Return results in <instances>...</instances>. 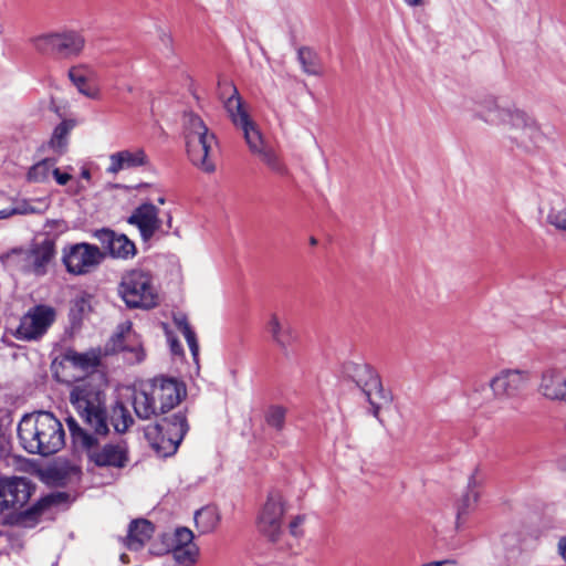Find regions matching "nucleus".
<instances>
[{"instance_id":"nucleus-1","label":"nucleus","mask_w":566,"mask_h":566,"mask_svg":"<svg viewBox=\"0 0 566 566\" xmlns=\"http://www.w3.org/2000/svg\"><path fill=\"white\" fill-rule=\"evenodd\" d=\"M473 117L502 133L511 148L530 153L545 139L537 119L526 109L502 96L485 95L475 102Z\"/></svg>"},{"instance_id":"nucleus-2","label":"nucleus","mask_w":566,"mask_h":566,"mask_svg":"<svg viewBox=\"0 0 566 566\" xmlns=\"http://www.w3.org/2000/svg\"><path fill=\"white\" fill-rule=\"evenodd\" d=\"M18 438L27 452L42 457L59 452L65 443L62 423L49 411L23 416L18 426Z\"/></svg>"},{"instance_id":"nucleus-3","label":"nucleus","mask_w":566,"mask_h":566,"mask_svg":"<svg viewBox=\"0 0 566 566\" xmlns=\"http://www.w3.org/2000/svg\"><path fill=\"white\" fill-rule=\"evenodd\" d=\"M227 88L231 94L224 102L226 111L233 125L242 132L250 153L273 171L282 172L284 166L276 151L265 139L258 124L248 114L237 88L233 85H229Z\"/></svg>"},{"instance_id":"nucleus-4","label":"nucleus","mask_w":566,"mask_h":566,"mask_svg":"<svg viewBox=\"0 0 566 566\" xmlns=\"http://www.w3.org/2000/svg\"><path fill=\"white\" fill-rule=\"evenodd\" d=\"M186 151L189 160L201 171L216 170L218 140L203 119L195 113H186L182 118Z\"/></svg>"},{"instance_id":"nucleus-5","label":"nucleus","mask_w":566,"mask_h":566,"mask_svg":"<svg viewBox=\"0 0 566 566\" xmlns=\"http://www.w3.org/2000/svg\"><path fill=\"white\" fill-rule=\"evenodd\" d=\"M118 294L129 308L153 310L160 303L159 289L154 274L142 268L123 273Z\"/></svg>"},{"instance_id":"nucleus-6","label":"nucleus","mask_w":566,"mask_h":566,"mask_svg":"<svg viewBox=\"0 0 566 566\" xmlns=\"http://www.w3.org/2000/svg\"><path fill=\"white\" fill-rule=\"evenodd\" d=\"M67 424L73 437L81 439L83 447L86 448L91 463L108 469H124L128 465L129 448L125 441L98 444L96 439L80 428L74 419H69Z\"/></svg>"},{"instance_id":"nucleus-7","label":"nucleus","mask_w":566,"mask_h":566,"mask_svg":"<svg viewBox=\"0 0 566 566\" xmlns=\"http://www.w3.org/2000/svg\"><path fill=\"white\" fill-rule=\"evenodd\" d=\"M70 400L95 433L104 436L108 432L104 399L99 390L87 382H82L72 389Z\"/></svg>"},{"instance_id":"nucleus-8","label":"nucleus","mask_w":566,"mask_h":566,"mask_svg":"<svg viewBox=\"0 0 566 566\" xmlns=\"http://www.w3.org/2000/svg\"><path fill=\"white\" fill-rule=\"evenodd\" d=\"M188 424L185 415L175 413L145 429V438L160 457L174 454L182 441Z\"/></svg>"},{"instance_id":"nucleus-9","label":"nucleus","mask_w":566,"mask_h":566,"mask_svg":"<svg viewBox=\"0 0 566 566\" xmlns=\"http://www.w3.org/2000/svg\"><path fill=\"white\" fill-rule=\"evenodd\" d=\"M54 258L55 244L46 239L33 244L29 250H12L1 256V260L6 266H15L25 273L42 276L48 273Z\"/></svg>"},{"instance_id":"nucleus-10","label":"nucleus","mask_w":566,"mask_h":566,"mask_svg":"<svg viewBox=\"0 0 566 566\" xmlns=\"http://www.w3.org/2000/svg\"><path fill=\"white\" fill-rule=\"evenodd\" d=\"M287 503L284 495L272 490L268 493L256 516V527L271 542H276L283 533L284 515Z\"/></svg>"},{"instance_id":"nucleus-11","label":"nucleus","mask_w":566,"mask_h":566,"mask_svg":"<svg viewBox=\"0 0 566 566\" xmlns=\"http://www.w3.org/2000/svg\"><path fill=\"white\" fill-rule=\"evenodd\" d=\"M56 315V310L51 305L30 307L20 319L15 337L25 342L41 339L55 322Z\"/></svg>"},{"instance_id":"nucleus-12","label":"nucleus","mask_w":566,"mask_h":566,"mask_svg":"<svg viewBox=\"0 0 566 566\" xmlns=\"http://www.w3.org/2000/svg\"><path fill=\"white\" fill-rule=\"evenodd\" d=\"M104 260L101 249L90 243H75L63 249L62 261L66 271L74 275H84L97 268Z\"/></svg>"},{"instance_id":"nucleus-13","label":"nucleus","mask_w":566,"mask_h":566,"mask_svg":"<svg viewBox=\"0 0 566 566\" xmlns=\"http://www.w3.org/2000/svg\"><path fill=\"white\" fill-rule=\"evenodd\" d=\"M33 484L23 476L0 478V513L18 511L29 502Z\"/></svg>"},{"instance_id":"nucleus-14","label":"nucleus","mask_w":566,"mask_h":566,"mask_svg":"<svg viewBox=\"0 0 566 566\" xmlns=\"http://www.w3.org/2000/svg\"><path fill=\"white\" fill-rule=\"evenodd\" d=\"M199 555L200 549L195 543L192 531L178 527L170 533L169 556L172 558V566H195Z\"/></svg>"},{"instance_id":"nucleus-15","label":"nucleus","mask_w":566,"mask_h":566,"mask_svg":"<svg viewBox=\"0 0 566 566\" xmlns=\"http://www.w3.org/2000/svg\"><path fill=\"white\" fill-rule=\"evenodd\" d=\"M530 381V373L523 369H502L490 379L494 398L505 400L514 398Z\"/></svg>"},{"instance_id":"nucleus-16","label":"nucleus","mask_w":566,"mask_h":566,"mask_svg":"<svg viewBox=\"0 0 566 566\" xmlns=\"http://www.w3.org/2000/svg\"><path fill=\"white\" fill-rule=\"evenodd\" d=\"M538 392L551 401L566 402V361H557L542 371Z\"/></svg>"},{"instance_id":"nucleus-17","label":"nucleus","mask_w":566,"mask_h":566,"mask_svg":"<svg viewBox=\"0 0 566 566\" xmlns=\"http://www.w3.org/2000/svg\"><path fill=\"white\" fill-rule=\"evenodd\" d=\"M149 388L161 413L176 407L186 396V388L182 382L174 378H154L149 384Z\"/></svg>"},{"instance_id":"nucleus-18","label":"nucleus","mask_w":566,"mask_h":566,"mask_svg":"<svg viewBox=\"0 0 566 566\" xmlns=\"http://www.w3.org/2000/svg\"><path fill=\"white\" fill-rule=\"evenodd\" d=\"M67 76L76 91L84 97L93 101H99L102 98L98 73L91 64L78 63L71 66Z\"/></svg>"},{"instance_id":"nucleus-19","label":"nucleus","mask_w":566,"mask_h":566,"mask_svg":"<svg viewBox=\"0 0 566 566\" xmlns=\"http://www.w3.org/2000/svg\"><path fill=\"white\" fill-rule=\"evenodd\" d=\"M102 352L101 349L92 348L87 352H76L67 349L62 358V367L66 370H74L77 374L73 375L74 379H80L85 375L94 371L101 364Z\"/></svg>"},{"instance_id":"nucleus-20","label":"nucleus","mask_w":566,"mask_h":566,"mask_svg":"<svg viewBox=\"0 0 566 566\" xmlns=\"http://www.w3.org/2000/svg\"><path fill=\"white\" fill-rule=\"evenodd\" d=\"M94 238L106 249L114 259L128 260L136 255V245L125 234L116 233L109 229H99L94 232Z\"/></svg>"},{"instance_id":"nucleus-21","label":"nucleus","mask_w":566,"mask_h":566,"mask_svg":"<svg viewBox=\"0 0 566 566\" xmlns=\"http://www.w3.org/2000/svg\"><path fill=\"white\" fill-rule=\"evenodd\" d=\"M128 223L138 228L144 241L149 240L161 228L158 209L151 203L137 207L128 218Z\"/></svg>"},{"instance_id":"nucleus-22","label":"nucleus","mask_w":566,"mask_h":566,"mask_svg":"<svg viewBox=\"0 0 566 566\" xmlns=\"http://www.w3.org/2000/svg\"><path fill=\"white\" fill-rule=\"evenodd\" d=\"M265 328L272 342L282 350H287V347L296 339L290 321L277 313L269 315Z\"/></svg>"},{"instance_id":"nucleus-23","label":"nucleus","mask_w":566,"mask_h":566,"mask_svg":"<svg viewBox=\"0 0 566 566\" xmlns=\"http://www.w3.org/2000/svg\"><path fill=\"white\" fill-rule=\"evenodd\" d=\"M538 212L545 223L559 231H566V200L553 196L541 201Z\"/></svg>"},{"instance_id":"nucleus-24","label":"nucleus","mask_w":566,"mask_h":566,"mask_svg":"<svg viewBox=\"0 0 566 566\" xmlns=\"http://www.w3.org/2000/svg\"><path fill=\"white\" fill-rule=\"evenodd\" d=\"M148 164V157L143 148L125 149L109 156L106 171L115 175L122 170L143 167Z\"/></svg>"},{"instance_id":"nucleus-25","label":"nucleus","mask_w":566,"mask_h":566,"mask_svg":"<svg viewBox=\"0 0 566 566\" xmlns=\"http://www.w3.org/2000/svg\"><path fill=\"white\" fill-rule=\"evenodd\" d=\"M85 36L76 30L59 31V52L64 57H76L85 49Z\"/></svg>"},{"instance_id":"nucleus-26","label":"nucleus","mask_w":566,"mask_h":566,"mask_svg":"<svg viewBox=\"0 0 566 566\" xmlns=\"http://www.w3.org/2000/svg\"><path fill=\"white\" fill-rule=\"evenodd\" d=\"M155 531L147 520H136L129 524L125 545L130 551H139L150 539Z\"/></svg>"},{"instance_id":"nucleus-27","label":"nucleus","mask_w":566,"mask_h":566,"mask_svg":"<svg viewBox=\"0 0 566 566\" xmlns=\"http://www.w3.org/2000/svg\"><path fill=\"white\" fill-rule=\"evenodd\" d=\"M133 406L136 415L140 419H149L159 412V407L156 405L155 397L153 396L149 386L135 392Z\"/></svg>"},{"instance_id":"nucleus-28","label":"nucleus","mask_w":566,"mask_h":566,"mask_svg":"<svg viewBox=\"0 0 566 566\" xmlns=\"http://www.w3.org/2000/svg\"><path fill=\"white\" fill-rule=\"evenodd\" d=\"M73 127L74 123L72 120H63L54 128L49 140V148L54 154L62 155L66 151Z\"/></svg>"},{"instance_id":"nucleus-29","label":"nucleus","mask_w":566,"mask_h":566,"mask_svg":"<svg viewBox=\"0 0 566 566\" xmlns=\"http://www.w3.org/2000/svg\"><path fill=\"white\" fill-rule=\"evenodd\" d=\"M220 515L216 506H205L195 514V523L203 534L212 532L219 524Z\"/></svg>"},{"instance_id":"nucleus-30","label":"nucleus","mask_w":566,"mask_h":566,"mask_svg":"<svg viewBox=\"0 0 566 566\" xmlns=\"http://www.w3.org/2000/svg\"><path fill=\"white\" fill-rule=\"evenodd\" d=\"M364 392L366 395L368 402L373 407L374 415L377 416L382 403L387 401V398L384 394L381 382L376 375L370 374L369 380L366 384Z\"/></svg>"},{"instance_id":"nucleus-31","label":"nucleus","mask_w":566,"mask_h":566,"mask_svg":"<svg viewBox=\"0 0 566 566\" xmlns=\"http://www.w3.org/2000/svg\"><path fill=\"white\" fill-rule=\"evenodd\" d=\"M55 160L45 158L30 167L27 179L29 182L43 184L48 182L54 170Z\"/></svg>"},{"instance_id":"nucleus-32","label":"nucleus","mask_w":566,"mask_h":566,"mask_svg":"<svg viewBox=\"0 0 566 566\" xmlns=\"http://www.w3.org/2000/svg\"><path fill=\"white\" fill-rule=\"evenodd\" d=\"M33 48L40 53L57 54L59 52V32H48L39 34L31 39Z\"/></svg>"},{"instance_id":"nucleus-33","label":"nucleus","mask_w":566,"mask_h":566,"mask_svg":"<svg viewBox=\"0 0 566 566\" xmlns=\"http://www.w3.org/2000/svg\"><path fill=\"white\" fill-rule=\"evenodd\" d=\"M111 422L116 432L123 433L132 426L133 418L122 403H117L112 409Z\"/></svg>"},{"instance_id":"nucleus-34","label":"nucleus","mask_w":566,"mask_h":566,"mask_svg":"<svg viewBox=\"0 0 566 566\" xmlns=\"http://www.w3.org/2000/svg\"><path fill=\"white\" fill-rule=\"evenodd\" d=\"M475 480L472 476L469 481V491L467 494L462 497L461 502L458 505L457 509V526H460L461 518L463 515L468 513V510L470 506L474 505L479 500V493L474 490L475 488Z\"/></svg>"},{"instance_id":"nucleus-35","label":"nucleus","mask_w":566,"mask_h":566,"mask_svg":"<svg viewBox=\"0 0 566 566\" xmlns=\"http://www.w3.org/2000/svg\"><path fill=\"white\" fill-rule=\"evenodd\" d=\"M298 60L305 73L310 75H319L322 73L316 55L310 49H301L298 51Z\"/></svg>"},{"instance_id":"nucleus-36","label":"nucleus","mask_w":566,"mask_h":566,"mask_svg":"<svg viewBox=\"0 0 566 566\" xmlns=\"http://www.w3.org/2000/svg\"><path fill=\"white\" fill-rule=\"evenodd\" d=\"M11 208L14 214L42 213L46 209V203L42 200H36L33 203L32 201L23 199L15 201Z\"/></svg>"},{"instance_id":"nucleus-37","label":"nucleus","mask_w":566,"mask_h":566,"mask_svg":"<svg viewBox=\"0 0 566 566\" xmlns=\"http://www.w3.org/2000/svg\"><path fill=\"white\" fill-rule=\"evenodd\" d=\"M286 409L283 406H271L265 413V420L269 426L281 430L284 426Z\"/></svg>"},{"instance_id":"nucleus-38","label":"nucleus","mask_w":566,"mask_h":566,"mask_svg":"<svg viewBox=\"0 0 566 566\" xmlns=\"http://www.w3.org/2000/svg\"><path fill=\"white\" fill-rule=\"evenodd\" d=\"M170 533L158 536L149 546V553L154 556L169 555Z\"/></svg>"},{"instance_id":"nucleus-39","label":"nucleus","mask_w":566,"mask_h":566,"mask_svg":"<svg viewBox=\"0 0 566 566\" xmlns=\"http://www.w3.org/2000/svg\"><path fill=\"white\" fill-rule=\"evenodd\" d=\"M122 350L126 353L125 359L132 364L140 363L145 358V352L139 344L134 346L125 345L122 347Z\"/></svg>"},{"instance_id":"nucleus-40","label":"nucleus","mask_w":566,"mask_h":566,"mask_svg":"<svg viewBox=\"0 0 566 566\" xmlns=\"http://www.w3.org/2000/svg\"><path fill=\"white\" fill-rule=\"evenodd\" d=\"M182 335L186 338V342L188 344V347H189L193 358H197L198 353H199V345H198L195 332L192 331V328H190V329L185 331V333H182Z\"/></svg>"},{"instance_id":"nucleus-41","label":"nucleus","mask_w":566,"mask_h":566,"mask_svg":"<svg viewBox=\"0 0 566 566\" xmlns=\"http://www.w3.org/2000/svg\"><path fill=\"white\" fill-rule=\"evenodd\" d=\"M182 335L186 338V342L188 344V347H189L193 358H197L198 353H199V345H198L195 332L192 331V328H190V329L185 331V333H182Z\"/></svg>"},{"instance_id":"nucleus-42","label":"nucleus","mask_w":566,"mask_h":566,"mask_svg":"<svg viewBox=\"0 0 566 566\" xmlns=\"http://www.w3.org/2000/svg\"><path fill=\"white\" fill-rule=\"evenodd\" d=\"M304 523V517L301 515H296L289 523V531L294 537H300L302 535V525Z\"/></svg>"},{"instance_id":"nucleus-43","label":"nucleus","mask_w":566,"mask_h":566,"mask_svg":"<svg viewBox=\"0 0 566 566\" xmlns=\"http://www.w3.org/2000/svg\"><path fill=\"white\" fill-rule=\"evenodd\" d=\"M174 323L181 333H185V331L191 328L186 315L181 313L174 315Z\"/></svg>"},{"instance_id":"nucleus-44","label":"nucleus","mask_w":566,"mask_h":566,"mask_svg":"<svg viewBox=\"0 0 566 566\" xmlns=\"http://www.w3.org/2000/svg\"><path fill=\"white\" fill-rule=\"evenodd\" d=\"M163 327H164V331L167 335V338H168V342H169V345H170V349L174 354H180L181 353V345L179 344V342L174 338L168 329V326L166 324H163Z\"/></svg>"},{"instance_id":"nucleus-45","label":"nucleus","mask_w":566,"mask_h":566,"mask_svg":"<svg viewBox=\"0 0 566 566\" xmlns=\"http://www.w3.org/2000/svg\"><path fill=\"white\" fill-rule=\"evenodd\" d=\"M52 177H54L55 181L60 186L66 185L72 179V176L69 172H62L55 166H54V170H53Z\"/></svg>"},{"instance_id":"nucleus-46","label":"nucleus","mask_w":566,"mask_h":566,"mask_svg":"<svg viewBox=\"0 0 566 566\" xmlns=\"http://www.w3.org/2000/svg\"><path fill=\"white\" fill-rule=\"evenodd\" d=\"M76 308L83 315L87 313V295H83L76 301Z\"/></svg>"},{"instance_id":"nucleus-47","label":"nucleus","mask_w":566,"mask_h":566,"mask_svg":"<svg viewBox=\"0 0 566 566\" xmlns=\"http://www.w3.org/2000/svg\"><path fill=\"white\" fill-rule=\"evenodd\" d=\"M403 3L409 8H420L428 3V0H402Z\"/></svg>"},{"instance_id":"nucleus-48","label":"nucleus","mask_w":566,"mask_h":566,"mask_svg":"<svg viewBox=\"0 0 566 566\" xmlns=\"http://www.w3.org/2000/svg\"><path fill=\"white\" fill-rule=\"evenodd\" d=\"M558 553L562 558L566 562V536L562 537L558 542Z\"/></svg>"},{"instance_id":"nucleus-49","label":"nucleus","mask_w":566,"mask_h":566,"mask_svg":"<svg viewBox=\"0 0 566 566\" xmlns=\"http://www.w3.org/2000/svg\"><path fill=\"white\" fill-rule=\"evenodd\" d=\"M422 566H459L454 560L431 562Z\"/></svg>"},{"instance_id":"nucleus-50","label":"nucleus","mask_w":566,"mask_h":566,"mask_svg":"<svg viewBox=\"0 0 566 566\" xmlns=\"http://www.w3.org/2000/svg\"><path fill=\"white\" fill-rule=\"evenodd\" d=\"M11 216H14L11 207L0 210V219H7Z\"/></svg>"},{"instance_id":"nucleus-51","label":"nucleus","mask_w":566,"mask_h":566,"mask_svg":"<svg viewBox=\"0 0 566 566\" xmlns=\"http://www.w3.org/2000/svg\"><path fill=\"white\" fill-rule=\"evenodd\" d=\"M81 177L83 179H86V180H90L91 179V172L88 169L86 168H83L82 171H81Z\"/></svg>"},{"instance_id":"nucleus-52","label":"nucleus","mask_w":566,"mask_h":566,"mask_svg":"<svg viewBox=\"0 0 566 566\" xmlns=\"http://www.w3.org/2000/svg\"><path fill=\"white\" fill-rule=\"evenodd\" d=\"M120 560H122L123 563H125V564H126V563H129V560L127 559V555H126V554H122V555H120Z\"/></svg>"},{"instance_id":"nucleus-53","label":"nucleus","mask_w":566,"mask_h":566,"mask_svg":"<svg viewBox=\"0 0 566 566\" xmlns=\"http://www.w3.org/2000/svg\"><path fill=\"white\" fill-rule=\"evenodd\" d=\"M171 221H172V218L170 214L167 216V227L168 228H171Z\"/></svg>"},{"instance_id":"nucleus-54","label":"nucleus","mask_w":566,"mask_h":566,"mask_svg":"<svg viewBox=\"0 0 566 566\" xmlns=\"http://www.w3.org/2000/svg\"><path fill=\"white\" fill-rule=\"evenodd\" d=\"M311 244H316V240L314 238L311 239Z\"/></svg>"},{"instance_id":"nucleus-55","label":"nucleus","mask_w":566,"mask_h":566,"mask_svg":"<svg viewBox=\"0 0 566 566\" xmlns=\"http://www.w3.org/2000/svg\"><path fill=\"white\" fill-rule=\"evenodd\" d=\"M158 202H159V203H164V202H165V199H164V198H159V199H158Z\"/></svg>"},{"instance_id":"nucleus-56","label":"nucleus","mask_w":566,"mask_h":566,"mask_svg":"<svg viewBox=\"0 0 566 566\" xmlns=\"http://www.w3.org/2000/svg\"><path fill=\"white\" fill-rule=\"evenodd\" d=\"M126 329H127V332L129 333V331H130V325H127V326H126Z\"/></svg>"},{"instance_id":"nucleus-57","label":"nucleus","mask_w":566,"mask_h":566,"mask_svg":"<svg viewBox=\"0 0 566 566\" xmlns=\"http://www.w3.org/2000/svg\"><path fill=\"white\" fill-rule=\"evenodd\" d=\"M2 33V24L0 23V34Z\"/></svg>"}]
</instances>
